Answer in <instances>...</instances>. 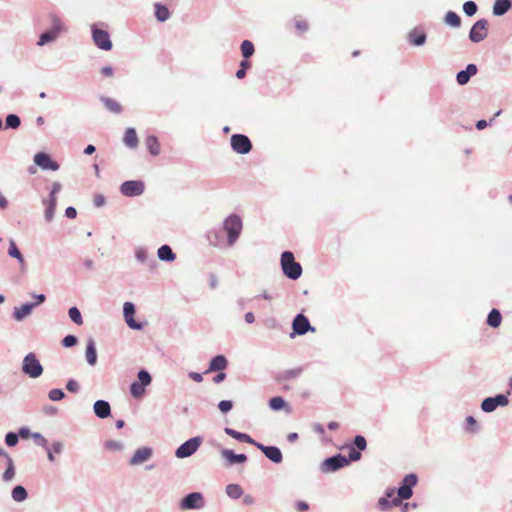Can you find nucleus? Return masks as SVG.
<instances>
[{
  "instance_id": "obj_1",
  "label": "nucleus",
  "mask_w": 512,
  "mask_h": 512,
  "mask_svg": "<svg viewBox=\"0 0 512 512\" xmlns=\"http://www.w3.org/2000/svg\"><path fill=\"white\" fill-rule=\"evenodd\" d=\"M222 230L226 234V246L236 244L243 230V221L237 214H230L222 222Z\"/></svg>"
},
{
  "instance_id": "obj_2",
  "label": "nucleus",
  "mask_w": 512,
  "mask_h": 512,
  "mask_svg": "<svg viewBox=\"0 0 512 512\" xmlns=\"http://www.w3.org/2000/svg\"><path fill=\"white\" fill-rule=\"evenodd\" d=\"M281 268L283 274L291 279L297 280L302 275V266L295 261L294 254L290 251H285L281 254Z\"/></svg>"
},
{
  "instance_id": "obj_3",
  "label": "nucleus",
  "mask_w": 512,
  "mask_h": 512,
  "mask_svg": "<svg viewBox=\"0 0 512 512\" xmlns=\"http://www.w3.org/2000/svg\"><path fill=\"white\" fill-rule=\"evenodd\" d=\"M22 371L30 378H38L43 373V366L34 353H28L22 362Z\"/></svg>"
},
{
  "instance_id": "obj_4",
  "label": "nucleus",
  "mask_w": 512,
  "mask_h": 512,
  "mask_svg": "<svg viewBox=\"0 0 512 512\" xmlns=\"http://www.w3.org/2000/svg\"><path fill=\"white\" fill-rule=\"evenodd\" d=\"M203 438L195 436L182 443L175 451V456L184 459L192 456L201 446Z\"/></svg>"
},
{
  "instance_id": "obj_5",
  "label": "nucleus",
  "mask_w": 512,
  "mask_h": 512,
  "mask_svg": "<svg viewBox=\"0 0 512 512\" xmlns=\"http://www.w3.org/2000/svg\"><path fill=\"white\" fill-rule=\"evenodd\" d=\"M179 507L181 510H200L205 507V498L201 492H191L184 496Z\"/></svg>"
},
{
  "instance_id": "obj_6",
  "label": "nucleus",
  "mask_w": 512,
  "mask_h": 512,
  "mask_svg": "<svg viewBox=\"0 0 512 512\" xmlns=\"http://www.w3.org/2000/svg\"><path fill=\"white\" fill-rule=\"evenodd\" d=\"M418 477L414 473L407 474L402 482L400 487L397 490L398 499L401 500H408L413 495V487L417 484Z\"/></svg>"
},
{
  "instance_id": "obj_7",
  "label": "nucleus",
  "mask_w": 512,
  "mask_h": 512,
  "mask_svg": "<svg viewBox=\"0 0 512 512\" xmlns=\"http://www.w3.org/2000/svg\"><path fill=\"white\" fill-rule=\"evenodd\" d=\"M349 464V460L342 454H337L325 459L320 465L322 473L335 472Z\"/></svg>"
},
{
  "instance_id": "obj_8",
  "label": "nucleus",
  "mask_w": 512,
  "mask_h": 512,
  "mask_svg": "<svg viewBox=\"0 0 512 512\" xmlns=\"http://www.w3.org/2000/svg\"><path fill=\"white\" fill-rule=\"evenodd\" d=\"M91 30L93 42L99 49L105 51L112 49V41L107 31L99 29L96 25H92Z\"/></svg>"
},
{
  "instance_id": "obj_9",
  "label": "nucleus",
  "mask_w": 512,
  "mask_h": 512,
  "mask_svg": "<svg viewBox=\"0 0 512 512\" xmlns=\"http://www.w3.org/2000/svg\"><path fill=\"white\" fill-rule=\"evenodd\" d=\"M292 330L293 333L290 334V337L293 338L295 335H304L307 332H315V327H313L308 318L304 314H297L292 321Z\"/></svg>"
},
{
  "instance_id": "obj_10",
  "label": "nucleus",
  "mask_w": 512,
  "mask_h": 512,
  "mask_svg": "<svg viewBox=\"0 0 512 512\" xmlns=\"http://www.w3.org/2000/svg\"><path fill=\"white\" fill-rule=\"evenodd\" d=\"M145 185L140 180L125 181L120 186V192L126 197L140 196L144 193Z\"/></svg>"
},
{
  "instance_id": "obj_11",
  "label": "nucleus",
  "mask_w": 512,
  "mask_h": 512,
  "mask_svg": "<svg viewBox=\"0 0 512 512\" xmlns=\"http://www.w3.org/2000/svg\"><path fill=\"white\" fill-rule=\"evenodd\" d=\"M488 21L486 19H480L476 21L470 29L469 39L473 43H479L483 41L487 35Z\"/></svg>"
},
{
  "instance_id": "obj_12",
  "label": "nucleus",
  "mask_w": 512,
  "mask_h": 512,
  "mask_svg": "<svg viewBox=\"0 0 512 512\" xmlns=\"http://www.w3.org/2000/svg\"><path fill=\"white\" fill-rule=\"evenodd\" d=\"M509 404V399L504 394H498L494 397H487L481 402V409L486 413H491L497 409L499 406H507Z\"/></svg>"
},
{
  "instance_id": "obj_13",
  "label": "nucleus",
  "mask_w": 512,
  "mask_h": 512,
  "mask_svg": "<svg viewBox=\"0 0 512 512\" xmlns=\"http://www.w3.org/2000/svg\"><path fill=\"white\" fill-rule=\"evenodd\" d=\"M231 147L238 154H247L252 149L250 139L243 134H234L231 137Z\"/></svg>"
},
{
  "instance_id": "obj_14",
  "label": "nucleus",
  "mask_w": 512,
  "mask_h": 512,
  "mask_svg": "<svg viewBox=\"0 0 512 512\" xmlns=\"http://www.w3.org/2000/svg\"><path fill=\"white\" fill-rule=\"evenodd\" d=\"M135 305L132 302H125L123 305V316L126 324L134 330H142L144 325L134 319Z\"/></svg>"
},
{
  "instance_id": "obj_15",
  "label": "nucleus",
  "mask_w": 512,
  "mask_h": 512,
  "mask_svg": "<svg viewBox=\"0 0 512 512\" xmlns=\"http://www.w3.org/2000/svg\"><path fill=\"white\" fill-rule=\"evenodd\" d=\"M34 163L39 166L42 170H51L57 171L59 169V164L52 160V158L44 152H39L34 155Z\"/></svg>"
},
{
  "instance_id": "obj_16",
  "label": "nucleus",
  "mask_w": 512,
  "mask_h": 512,
  "mask_svg": "<svg viewBox=\"0 0 512 512\" xmlns=\"http://www.w3.org/2000/svg\"><path fill=\"white\" fill-rule=\"evenodd\" d=\"M255 447H257L269 460L273 463H281L283 460V455L281 450L276 446H265L260 442H257Z\"/></svg>"
},
{
  "instance_id": "obj_17",
  "label": "nucleus",
  "mask_w": 512,
  "mask_h": 512,
  "mask_svg": "<svg viewBox=\"0 0 512 512\" xmlns=\"http://www.w3.org/2000/svg\"><path fill=\"white\" fill-rule=\"evenodd\" d=\"M222 228H212L207 232L209 244L215 248H224L226 246V236L223 235Z\"/></svg>"
},
{
  "instance_id": "obj_18",
  "label": "nucleus",
  "mask_w": 512,
  "mask_h": 512,
  "mask_svg": "<svg viewBox=\"0 0 512 512\" xmlns=\"http://www.w3.org/2000/svg\"><path fill=\"white\" fill-rule=\"evenodd\" d=\"M153 450L150 447H142L137 449L129 460V465L138 466L151 459Z\"/></svg>"
},
{
  "instance_id": "obj_19",
  "label": "nucleus",
  "mask_w": 512,
  "mask_h": 512,
  "mask_svg": "<svg viewBox=\"0 0 512 512\" xmlns=\"http://www.w3.org/2000/svg\"><path fill=\"white\" fill-rule=\"evenodd\" d=\"M221 457L227 461L228 466L241 464L247 461V456L245 454H236L230 449L221 450Z\"/></svg>"
},
{
  "instance_id": "obj_20",
  "label": "nucleus",
  "mask_w": 512,
  "mask_h": 512,
  "mask_svg": "<svg viewBox=\"0 0 512 512\" xmlns=\"http://www.w3.org/2000/svg\"><path fill=\"white\" fill-rule=\"evenodd\" d=\"M478 69L475 64H468L465 70L459 71L456 75V80L459 85L467 84L471 77L476 75Z\"/></svg>"
},
{
  "instance_id": "obj_21",
  "label": "nucleus",
  "mask_w": 512,
  "mask_h": 512,
  "mask_svg": "<svg viewBox=\"0 0 512 512\" xmlns=\"http://www.w3.org/2000/svg\"><path fill=\"white\" fill-rule=\"evenodd\" d=\"M426 33L419 28H414L407 35L408 42L413 46H422L426 43Z\"/></svg>"
},
{
  "instance_id": "obj_22",
  "label": "nucleus",
  "mask_w": 512,
  "mask_h": 512,
  "mask_svg": "<svg viewBox=\"0 0 512 512\" xmlns=\"http://www.w3.org/2000/svg\"><path fill=\"white\" fill-rule=\"evenodd\" d=\"M135 258L142 264H147L150 268L155 267L156 260L153 256L149 255L147 248L138 247L135 251Z\"/></svg>"
},
{
  "instance_id": "obj_23",
  "label": "nucleus",
  "mask_w": 512,
  "mask_h": 512,
  "mask_svg": "<svg viewBox=\"0 0 512 512\" xmlns=\"http://www.w3.org/2000/svg\"><path fill=\"white\" fill-rule=\"evenodd\" d=\"M34 309V305L29 302L25 303L19 307H14L13 309V318L16 321H23L26 317H28Z\"/></svg>"
},
{
  "instance_id": "obj_24",
  "label": "nucleus",
  "mask_w": 512,
  "mask_h": 512,
  "mask_svg": "<svg viewBox=\"0 0 512 512\" xmlns=\"http://www.w3.org/2000/svg\"><path fill=\"white\" fill-rule=\"evenodd\" d=\"M94 413L97 417L105 419L111 414L110 404L105 400H97L93 405Z\"/></svg>"
},
{
  "instance_id": "obj_25",
  "label": "nucleus",
  "mask_w": 512,
  "mask_h": 512,
  "mask_svg": "<svg viewBox=\"0 0 512 512\" xmlns=\"http://www.w3.org/2000/svg\"><path fill=\"white\" fill-rule=\"evenodd\" d=\"M85 359L90 366H95L97 364L96 344L92 338L88 339L87 341Z\"/></svg>"
},
{
  "instance_id": "obj_26",
  "label": "nucleus",
  "mask_w": 512,
  "mask_h": 512,
  "mask_svg": "<svg viewBox=\"0 0 512 512\" xmlns=\"http://www.w3.org/2000/svg\"><path fill=\"white\" fill-rule=\"evenodd\" d=\"M227 366H228V361H227L226 357L223 355H217L211 359V361L209 363V368L206 371V373L213 372V371H223L227 368Z\"/></svg>"
},
{
  "instance_id": "obj_27",
  "label": "nucleus",
  "mask_w": 512,
  "mask_h": 512,
  "mask_svg": "<svg viewBox=\"0 0 512 512\" xmlns=\"http://www.w3.org/2000/svg\"><path fill=\"white\" fill-rule=\"evenodd\" d=\"M47 452L48 461L51 463L55 462V454H61L64 451V443L62 441H54L51 446L45 447Z\"/></svg>"
},
{
  "instance_id": "obj_28",
  "label": "nucleus",
  "mask_w": 512,
  "mask_h": 512,
  "mask_svg": "<svg viewBox=\"0 0 512 512\" xmlns=\"http://www.w3.org/2000/svg\"><path fill=\"white\" fill-rule=\"evenodd\" d=\"M224 432L229 435L230 437L244 443H248L251 445H256L257 441H255L253 438H251L248 434L238 432L232 428L226 427L224 429Z\"/></svg>"
},
{
  "instance_id": "obj_29",
  "label": "nucleus",
  "mask_w": 512,
  "mask_h": 512,
  "mask_svg": "<svg viewBox=\"0 0 512 512\" xmlns=\"http://www.w3.org/2000/svg\"><path fill=\"white\" fill-rule=\"evenodd\" d=\"M511 5V0H495L492 12L495 16H502L509 11Z\"/></svg>"
},
{
  "instance_id": "obj_30",
  "label": "nucleus",
  "mask_w": 512,
  "mask_h": 512,
  "mask_svg": "<svg viewBox=\"0 0 512 512\" xmlns=\"http://www.w3.org/2000/svg\"><path fill=\"white\" fill-rule=\"evenodd\" d=\"M302 372H303V368L302 367L286 369V370L281 371L278 374V380H280V381H289V380H292V379H295V378L299 377L302 374Z\"/></svg>"
},
{
  "instance_id": "obj_31",
  "label": "nucleus",
  "mask_w": 512,
  "mask_h": 512,
  "mask_svg": "<svg viewBox=\"0 0 512 512\" xmlns=\"http://www.w3.org/2000/svg\"><path fill=\"white\" fill-rule=\"evenodd\" d=\"M100 100L105 108L114 114H120L123 110L121 104L110 97L102 96Z\"/></svg>"
},
{
  "instance_id": "obj_32",
  "label": "nucleus",
  "mask_w": 512,
  "mask_h": 512,
  "mask_svg": "<svg viewBox=\"0 0 512 512\" xmlns=\"http://www.w3.org/2000/svg\"><path fill=\"white\" fill-rule=\"evenodd\" d=\"M43 204L46 206L45 212H44V218L46 222H51L54 218L56 206H57V200L53 199H43Z\"/></svg>"
},
{
  "instance_id": "obj_33",
  "label": "nucleus",
  "mask_w": 512,
  "mask_h": 512,
  "mask_svg": "<svg viewBox=\"0 0 512 512\" xmlns=\"http://www.w3.org/2000/svg\"><path fill=\"white\" fill-rule=\"evenodd\" d=\"M157 256L161 261L172 262L175 260L176 255L169 245H162L158 251Z\"/></svg>"
},
{
  "instance_id": "obj_34",
  "label": "nucleus",
  "mask_w": 512,
  "mask_h": 512,
  "mask_svg": "<svg viewBox=\"0 0 512 512\" xmlns=\"http://www.w3.org/2000/svg\"><path fill=\"white\" fill-rule=\"evenodd\" d=\"M145 144L151 155L157 156L160 154V143L156 136L149 135L145 140Z\"/></svg>"
},
{
  "instance_id": "obj_35",
  "label": "nucleus",
  "mask_w": 512,
  "mask_h": 512,
  "mask_svg": "<svg viewBox=\"0 0 512 512\" xmlns=\"http://www.w3.org/2000/svg\"><path fill=\"white\" fill-rule=\"evenodd\" d=\"M8 255L10 257L17 259V261L20 263L22 268L25 267V265H26L25 259L22 255V253L20 252V250L17 248V245L14 240L9 241Z\"/></svg>"
},
{
  "instance_id": "obj_36",
  "label": "nucleus",
  "mask_w": 512,
  "mask_h": 512,
  "mask_svg": "<svg viewBox=\"0 0 512 512\" xmlns=\"http://www.w3.org/2000/svg\"><path fill=\"white\" fill-rule=\"evenodd\" d=\"M124 143L129 148H136L138 146V137L134 128H128L125 131Z\"/></svg>"
},
{
  "instance_id": "obj_37",
  "label": "nucleus",
  "mask_w": 512,
  "mask_h": 512,
  "mask_svg": "<svg viewBox=\"0 0 512 512\" xmlns=\"http://www.w3.org/2000/svg\"><path fill=\"white\" fill-rule=\"evenodd\" d=\"M502 321V315L499 310L492 309L487 317V324L492 328H497L500 326Z\"/></svg>"
},
{
  "instance_id": "obj_38",
  "label": "nucleus",
  "mask_w": 512,
  "mask_h": 512,
  "mask_svg": "<svg viewBox=\"0 0 512 512\" xmlns=\"http://www.w3.org/2000/svg\"><path fill=\"white\" fill-rule=\"evenodd\" d=\"M401 504L398 498H393L391 501L386 497H381L378 500L377 506L382 511H388L392 508V506H399Z\"/></svg>"
},
{
  "instance_id": "obj_39",
  "label": "nucleus",
  "mask_w": 512,
  "mask_h": 512,
  "mask_svg": "<svg viewBox=\"0 0 512 512\" xmlns=\"http://www.w3.org/2000/svg\"><path fill=\"white\" fill-rule=\"evenodd\" d=\"M11 497L15 502H23L27 499L28 493L23 486L17 485L12 489Z\"/></svg>"
},
{
  "instance_id": "obj_40",
  "label": "nucleus",
  "mask_w": 512,
  "mask_h": 512,
  "mask_svg": "<svg viewBox=\"0 0 512 512\" xmlns=\"http://www.w3.org/2000/svg\"><path fill=\"white\" fill-rule=\"evenodd\" d=\"M6 465H7V468L2 475V480L4 482H10L15 477V466H14L13 459L11 457L7 458Z\"/></svg>"
},
{
  "instance_id": "obj_41",
  "label": "nucleus",
  "mask_w": 512,
  "mask_h": 512,
  "mask_svg": "<svg viewBox=\"0 0 512 512\" xmlns=\"http://www.w3.org/2000/svg\"><path fill=\"white\" fill-rule=\"evenodd\" d=\"M225 492L231 499H239L243 495V489L238 484H228L225 488Z\"/></svg>"
},
{
  "instance_id": "obj_42",
  "label": "nucleus",
  "mask_w": 512,
  "mask_h": 512,
  "mask_svg": "<svg viewBox=\"0 0 512 512\" xmlns=\"http://www.w3.org/2000/svg\"><path fill=\"white\" fill-rule=\"evenodd\" d=\"M58 37L59 36L56 35V33L52 32L50 29H48L47 31L43 32L39 36V40L37 42V45L38 46H44V45H46L48 43L56 41Z\"/></svg>"
},
{
  "instance_id": "obj_43",
  "label": "nucleus",
  "mask_w": 512,
  "mask_h": 512,
  "mask_svg": "<svg viewBox=\"0 0 512 512\" xmlns=\"http://www.w3.org/2000/svg\"><path fill=\"white\" fill-rule=\"evenodd\" d=\"M50 30L56 35L60 36V34L64 31H66V28L64 24L62 23L61 19L56 15H51V27Z\"/></svg>"
},
{
  "instance_id": "obj_44",
  "label": "nucleus",
  "mask_w": 512,
  "mask_h": 512,
  "mask_svg": "<svg viewBox=\"0 0 512 512\" xmlns=\"http://www.w3.org/2000/svg\"><path fill=\"white\" fill-rule=\"evenodd\" d=\"M464 431L470 434H475L479 431L477 421L473 416H467L465 419Z\"/></svg>"
},
{
  "instance_id": "obj_45",
  "label": "nucleus",
  "mask_w": 512,
  "mask_h": 512,
  "mask_svg": "<svg viewBox=\"0 0 512 512\" xmlns=\"http://www.w3.org/2000/svg\"><path fill=\"white\" fill-rule=\"evenodd\" d=\"M155 9V16L158 21L164 22L169 19L170 12L166 6L157 3L155 4Z\"/></svg>"
},
{
  "instance_id": "obj_46",
  "label": "nucleus",
  "mask_w": 512,
  "mask_h": 512,
  "mask_svg": "<svg viewBox=\"0 0 512 512\" xmlns=\"http://www.w3.org/2000/svg\"><path fill=\"white\" fill-rule=\"evenodd\" d=\"M240 49H241L242 56L245 58V60L250 58L254 54V51H255L254 44L250 40H244L241 43Z\"/></svg>"
},
{
  "instance_id": "obj_47",
  "label": "nucleus",
  "mask_w": 512,
  "mask_h": 512,
  "mask_svg": "<svg viewBox=\"0 0 512 512\" xmlns=\"http://www.w3.org/2000/svg\"><path fill=\"white\" fill-rule=\"evenodd\" d=\"M444 21L447 25L452 27H459L461 25V18L459 15L453 11H449L446 13Z\"/></svg>"
},
{
  "instance_id": "obj_48",
  "label": "nucleus",
  "mask_w": 512,
  "mask_h": 512,
  "mask_svg": "<svg viewBox=\"0 0 512 512\" xmlns=\"http://www.w3.org/2000/svg\"><path fill=\"white\" fill-rule=\"evenodd\" d=\"M68 316L71 319L73 323L76 325H82L83 324V318L81 315L80 310L77 307H71L68 310Z\"/></svg>"
},
{
  "instance_id": "obj_49",
  "label": "nucleus",
  "mask_w": 512,
  "mask_h": 512,
  "mask_svg": "<svg viewBox=\"0 0 512 512\" xmlns=\"http://www.w3.org/2000/svg\"><path fill=\"white\" fill-rule=\"evenodd\" d=\"M21 124L19 116L16 114H9L5 119V126L9 129H17Z\"/></svg>"
},
{
  "instance_id": "obj_50",
  "label": "nucleus",
  "mask_w": 512,
  "mask_h": 512,
  "mask_svg": "<svg viewBox=\"0 0 512 512\" xmlns=\"http://www.w3.org/2000/svg\"><path fill=\"white\" fill-rule=\"evenodd\" d=\"M145 392V386L138 383V382H133L131 385H130V393L131 395L134 397V398H140L143 396Z\"/></svg>"
},
{
  "instance_id": "obj_51",
  "label": "nucleus",
  "mask_w": 512,
  "mask_h": 512,
  "mask_svg": "<svg viewBox=\"0 0 512 512\" xmlns=\"http://www.w3.org/2000/svg\"><path fill=\"white\" fill-rule=\"evenodd\" d=\"M285 404V400L279 396L273 397L269 400V407L274 411L282 409L285 406Z\"/></svg>"
},
{
  "instance_id": "obj_52",
  "label": "nucleus",
  "mask_w": 512,
  "mask_h": 512,
  "mask_svg": "<svg viewBox=\"0 0 512 512\" xmlns=\"http://www.w3.org/2000/svg\"><path fill=\"white\" fill-rule=\"evenodd\" d=\"M138 383L144 385L145 387L150 385L152 378L148 371L142 369L138 372Z\"/></svg>"
},
{
  "instance_id": "obj_53",
  "label": "nucleus",
  "mask_w": 512,
  "mask_h": 512,
  "mask_svg": "<svg viewBox=\"0 0 512 512\" xmlns=\"http://www.w3.org/2000/svg\"><path fill=\"white\" fill-rule=\"evenodd\" d=\"M463 11L467 16H473L477 12V5L474 1H466L463 4Z\"/></svg>"
},
{
  "instance_id": "obj_54",
  "label": "nucleus",
  "mask_w": 512,
  "mask_h": 512,
  "mask_svg": "<svg viewBox=\"0 0 512 512\" xmlns=\"http://www.w3.org/2000/svg\"><path fill=\"white\" fill-rule=\"evenodd\" d=\"M48 397L51 401H60L65 398V393L62 389H51L48 392Z\"/></svg>"
},
{
  "instance_id": "obj_55",
  "label": "nucleus",
  "mask_w": 512,
  "mask_h": 512,
  "mask_svg": "<svg viewBox=\"0 0 512 512\" xmlns=\"http://www.w3.org/2000/svg\"><path fill=\"white\" fill-rule=\"evenodd\" d=\"M19 441V436L17 433L15 432H8L6 435H5V443L7 446L9 447H14L17 445Z\"/></svg>"
},
{
  "instance_id": "obj_56",
  "label": "nucleus",
  "mask_w": 512,
  "mask_h": 512,
  "mask_svg": "<svg viewBox=\"0 0 512 512\" xmlns=\"http://www.w3.org/2000/svg\"><path fill=\"white\" fill-rule=\"evenodd\" d=\"M105 447L111 451H121L124 448V444L121 441L109 440L105 443Z\"/></svg>"
},
{
  "instance_id": "obj_57",
  "label": "nucleus",
  "mask_w": 512,
  "mask_h": 512,
  "mask_svg": "<svg viewBox=\"0 0 512 512\" xmlns=\"http://www.w3.org/2000/svg\"><path fill=\"white\" fill-rule=\"evenodd\" d=\"M250 68V62L248 60H243L241 63H240V68L237 70L236 72V77L238 79H243L246 75V70Z\"/></svg>"
},
{
  "instance_id": "obj_58",
  "label": "nucleus",
  "mask_w": 512,
  "mask_h": 512,
  "mask_svg": "<svg viewBox=\"0 0 512 512\" xmlns=\"http://www.w3.org/2000/svg\"><path fill=\"white\" fill-rule=\"evenodd\" d=\"M31 437L34 439L36 445H38V446L45 448L48 444L47 439L39 432L32 433Z\"/></svg>"
},
{
  "instance_id": "obj_59",
  "label": "nucleus",
  "mask_w": 512,
  "mask_h": 512,
  "mask_svg": "<svg viewBox=\"0 0 512 512\" xmlns=\"http://www.w3.org/2000/svg\"><path fill=\"white\" fill-rule=\"evenodd\" d=\"M78 342V339L76 336L74 335H67L65 336L63 339H62V345L65 347V348H70V347H73L77 344Z\"/></svg>"
},
{
  "instance_id": "obj_60",
  "label": "nucleus",
  "mask_w": 512,
  "mask_h": 512,
  "mask_svg": "<svg viewBox=\"0 0 512 512\" xmlns=\"http://www.w3.org/2000/svg\"><path fill=\"white\" fill-rule=\"evenodd\" d=\"M354 445L359 451H363L367 447L366 439L362 435H357L354 438Z\"/></svg>"
},
{
  "instance_id": "obj_61",
  "label": "nucleus",
  "mask_w": 512,
  "mask_h": 512,
  "mask_svg": "<svg viewBox=\"0 0 512 512\" xmlns=\"http://www.w3.org/2000/svg\"><path fill=\"white\" fill-rule=\"evenodd\" d=\"M66 389L71 393H77L80 390V385L76 380L69 379L66 383Z\"/></svg>"
},
{
  "instance_id": "obj_62",
  "label": "nucleus",
  "mask_w": 512,
  "mask_h": 512,
  "mask_svg": "<svg viewBox=\"0 0 512 512\" xmlns=\"http://www.w3.org/2000/svg\"><path fill=\"white\" fill-rule=\"evenodd\" d=\"M62 185L60 182H54L49 194L48 199L57 200V194L61 191Z\"/></svg>"
},
{
  "instance_id": "obj_63",
  "label": "nucleus",
  "mask_w": 512,
  "mask_h": 512,
  "mask_svg": "<svg viewBox=\"0 0 512 512\" xmlns=\"http://www.w3.org/2000/svg\"><path fill=\"white\" fill-rule=\"evenodd\" d=\"M233 407V403L230 400H222L218 404V408L221 412L227 413L229 412Z\"/></svg>"
},
{
  "instance_id": "obj_64",
  "label": "nucleus",
  "mask_w": 512,
  "mask_h": 512,
  "mask_svg": "<svg viewBox=\"0 0 512 512\" xmlns=\"http://www.w3.org/2000/svg\"><path fill=\"white\" fill-rule=\"evenodd\" d=\"M295 27L301 33L306 32L308 30V23L305 20H296Z\"/></svg>"
}]
</instances>
